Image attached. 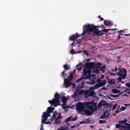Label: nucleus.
Masks as SVG:
<instances>
[{"mask_svg": "<svg viewBox=\"0 0 130 130\" xmlns=\"http://www.w3.org/2000/svg\"><path fill=\"white\" fill-rule=\"evenodd\" d=\"M118 69L119 72L118 73V75L122 77L123 79H125L127 75V70L124 68H121L119 67Z\"/></svg>", "mask_w": 130, "mask_h": 130, "instance_id": "obj_4", "label": "nucleus"}, {"mask_svg": "<svg viewBox=\"0 0 130 130\" xmlns=\"http://www.w3.org/2000/svg\"><path fill=\"white\" fill-rule=\"evenodd\" d=\"M83 52L82 51H79L76 52V53H80Z\"/></svg>", "mask_w": 130, "mask_h": 130, "instance_id": "obj_56", "label": "nucleus"}, {"mask_svg": "<svg viewBox=\"0 0 130 130\" xmlns=\"http://www.w3.org/2000/svg\"><path fill=\"white\" fill-rule=\"evenodd\" d=\"M106 122V121L105 120H99V122L100 123H105Z\"/></svg>", "mask_w": 130, "mask_h": 130, "instance_id": "obj_41", "label": "nucleus"}, {"mask_svg": "<svg viewBox=\"0 0 130 130\" xmlns=\"http://www.w3.org/2000/svg\"><path fill=\"white\" fill-rule=\"evenodd\" d=\"M95 83V81L93 80H90V81L87 82H86L87 84L93 85Z\"/></svg>", "mask_w": 130, "mask_h": 130, "instance_id": "obj_20", "label": "nucleus"}, {"mask_svg": "<svg viewBox=\"0 0 130 130\" xmlns=\"http://www.w3.org/2000/svg\"><path fill=\"white\" fill-rule=\"evenodd\" d=\"M85 81H83L81 83V85H83L85 84Z\"/></svg>", "mask_w": 130, "mask_h": 130, "instance_id": "obj_63", "label": "nucleus"}, {"mask_svg": "<svg viewBox=\"0 0 130 130\" xmlns=\"http://www.w3.org/2000/svg\"><path fill=\"white\" fill-rule=\"evenodd\" d=\"M69 99V98H67L65 96H63L62 98H61V101L63 103L64 105H66V101L68 100Z\"/></svg>", "mask_w": 130, "mask_h": 130, "instance_id": "obj_15", "label": "nucleus"}, {"mask_svg": "<svg viewBox=\"0 0 130 130\" xmlns=\"http://www.w3.org/2000/svg\"><path fill=\"white\" fill-rule=\"evenodd\" d=\"M57 120H58L56 119L55 121V122L56 124L59 123L60 122V121H57Z\"/></svg>", "mask_w": 130, "mask_h": 130, "instance_id": "obj_52", "label": "nucleus"}, {"mask_svg": "<svg viewBox=\"0 0 130 130\" xmlns=\"http://www.w3.org/2000/svg\"><path fill=\"white\" fill-rule=\"evenodd\" d=\"M77 91L76 90V91L74 92V94L71 96V97H72V98H75L78 94V93H77Z\"/></svg>", "mask_w": 130, "mask_h": 130, "instance_id": "obj_21", "label": "nucleus"}, {"mask_svg": "<svg viewBox=\"0 0 130 130\" xmlns=\"http://www.w3.org/2000/svg\"><path fill=\"white\" fill-rule=\"evenodd\" d=\"M124 32V31L123 30H120L119 31L118 30V33H120L123 32Z\"/></svg>", "mask_w": 130, "mask_h": 130, "instance_id": "obj_57", "label": "nucleus"}, {"mask_svg": "<svg viewBox=\"0 0 130 130\" xmlns=\"http://www.w3.org/2000/svg\"><path fill=\"white\" fill-rule=\"evenodd\" d=\"M102 81V84L103 85V86L106 84V81L105 80H104Z\"/></svg>", "mask_w": 130, "mask_h": 130, "instance_id": "obj_46", "label": "nucleus"}, {"mask_svg": "<svg viewBox=\"0 0 130 130\" xmlns=\"http://www.w3.org/2000/svg\"><path fill=\"white\" fill-rule=\"evenodd\" d=\"M106 112L105 111L102 116H100V118L101 119H104L106 117H108L109 116V115L108 116H106Z\"/></svg>", "mask_w": 130, "mask_h": 130, "instance_id": "obj_22", "label": "nucleus"}, {"mask_svg": "<svg viewBox=\"0 0 130 130\" xmlns=\"http://www.w3.org/2000/svg\"><path fill=\"white\" fill-rule=\"evenodd\" d=\"M92 34L94 36H102L104 34V33H102L101 30H98V29L97 28L96 29H95L94 31L93 32Z\"/></svg>", "mask_w": 130, "mask_h": 130, "instance_id": "obj_7", "label": "nucleus"}, {"mask_svg": "<svg viewBox=\"0 0 130 130\" xmlns=\"http://www.w3.org/2000/svg\"><path fill=\"white\" fill-rule=\"evenodd\" d=\"M111 91L114 93H118L120 92V91L116 89H113Z\"/></svg>", "mask_w": 130, "mask_h": 130, "instance_id": "obj_27", "label": "nucleus"}, {"mask_svg": "<svg viewBox=\"0 0 130 130\" xmlns=\"http://www.w3.org/2000/svg\"><path fill=\"white\" fill-rule=\"evenodd\" d=\"M126 86L128 87H130V81L129 83H127L125 84Z\"/></svg>", "mask_w": 130, "mask_h": 130, "instance_id": "obj_47", "label": "nucleus"}, {"mask_svg": "<svg viewBox=\"0 0 130 130\" xmlns=\"http://www.w3.org/2000/svg\"><path fill=\"white\" fill-rule=\"evenodd\" d=\"M118 122L121 124V125H124L123 124H124L123 123V121L119 120Z\"/></svg>", "mask_w": 130, "mask_h": 130, "instance_id": "obj_45", "label": "nucleus"}, {"mask_svg": "<svg viewBox=\"0 0 130 130\" xmlns=\"http://www.w3.org/2000/svg\"><path fill=\"white\" fill-rule=\"evenodd\" d=\"M102 65L103 64H102ZM106 68V67L105 66V65H102L101 66H98L97 68H99L100 70L103 73H104L105 71V70Z\"/></svg>", "mask_w": 130, "mask_h": 130, "instance_id": "obj_13", "label": "nucleus"}, {"mask_svg": "<svg viewBox=\"0 0 130 130\" xmlns=\"http://www.w3.org/2000/svg\"><path fill=\"white\" fill-rule=\"evenodd\" d=\"M116 127L117 128H120V129L123 128H122L123 126H121L120 124H116L115 125Z\"/></svg>", "mask_w": 130, "mask_h": 130, "instance_id": "obj_24", "label": "nucleus"}, {"mask_svg": "<svg viewBox=\"0 0 130 130\" xmlns=\"http://www.w3.org/2000/svg\"><path fill=\"white\" fill-rule=\"evenodd\" d=\"M69 128L67 126L65 127L64 128H63L62 130H70L69 129Z\"/></svg>", "mask_w": 130, "mask_h": 130, "instance_id": "obj_48", "label": "nucleus"}, {"mask_svg": "<svg viewBox=\"0 0 130 130\" xmlns=\"http://www.w3.org/2000/svg\"><path fill=\"white\" fill-rule=\"evenodd\" d=\"M83 52L84 53L86 54V55H88V54L87 53V52L86 51H83Z\"/></svg>", "mask_w": 130, "mask_h": 130, "instance_id": "obj_58", "label": "nucleus"}, {"mask_svg": "<svg viewBox=\"0 0 130 130\" xmlns=\"http://www.w3.org/2000/svg\"><path fill=\"white\" fill-rule=\"evenodd\" d=\"M42 122H45V121H47V117L46 116V115L44 114V113H43V115L42 116Z\"/></svg>", "mask_w": 130, "mask_h": 130, "instance_id": "obj_18", "label": "nucleus"}, {"mask_svg": "<svg viewBox=\"0 0 130 130\" xmlns=\"http://www.w3.org/2000/svg\"><path fill=\"white\" fill-rule=\"evenodd\" d=\"M123 35L126 36H130V33L129 34H124Z\"/></svg>", "mask_w": 130, "mask_h": 130, "instance_id": "obj_59", "label": "nucleus"}, {"mask_svg": "<svg viewBox=\"0 0 130 130\" xmlns=\"http://www.w3.org/2000/svg\"><path fill=\"white\" fill-rule=\"evenodd\" d=\"M119 82H120L121 81V80L122 79H123L122 77H119L118 78H117Z\"/></svg>", "mask_w": 130, "mask_h": 130, "instance_id": "obj_49", "label": "nucleus"}, {"mask_svg": "<svg viewBox=\"0 0 130 130\" xmlns=\"http://www.w3.org/2000/svg\"><path fill=\"white\" fill-rule=\"evenodd\" d=\"M89 102H88L86 104V106L88 108V109L90 110L93 112L94 111H96L97 110V108L96 106H94V108H93L92 105H89Z\"/></svg>", "mask_w": 130, "mask_h": 130, "instance_id": "obj_6", "label": "nucleus"}, {"mask_svg": "<svg viewBox=\"0 0 130 130\" xmlns=\"http://www.w3.org/2000/svg\"><path fill=\"white\" fill-rule=\"evenodd\" d=\"M126 107L122 106L121 107L120 110L122 111H124L126 109Z\"/></svg>", "mask_w": 130, "mask_h": 130, "instance_id": "obj_38", "label": "nucleus"}, {"mask_svg": "<svg viewBox=\"0 0 130 130\" xmlns=\"http://www.w3.org/2000/svg\"><path fill=\"white\" fill-rule=\"evenodd\" d=\"M63 68L66 70H69L70 67L69 65H68L67 64H65L63 65Z\"/></svg>", "mask_w": 130, "mask_h": 130, "instance_id": "obj_23", "label": "nucleus"}, {"mask_svg": "<svg viewBox=\"0 0 130 130\" xmlns=\"http://www.w3.org/2000/svg\"><path fill=\"white\" fill-rule=\"evenodd\" d=\"M106 105H108V104L106 103V101L104 100H102L100 101L98 104V106L99 107H101L102 106H105Z\"/></svg>", "mask_w": 130, "mask_h": 130, "instance_id": "obj_11", "label": "nucleus"}, {"mask_svg": "<svg viewBox=\"0 0 130 130\" xmlns=\"http://www.w3.org/2000/svg\"><path fill=\"white\" fill-rule=\"evenodd\" d=\"M117 28H113V29H110V30H117Z\"/></svg>", "mask_w": 130, "mask_h": 130, "instance_id": "obj_60", "label": "nucleus"}, {"mask_svg": "<svg viewBox=\"0 0 130 130\" xmlns=\"http://www.w3.org/2000/svg\"><path fill=\"white\" fill-rule=\"evenodd\" d=\"M118 70V68L117 67H115V68L114 70L115 71H116Z\"/></svg>", "mask_w": 130, "mask_h": 130, "instance_id": "obj_64", "label": "nucleus"}, {"mask_svg": "<svg viewBox=\"0 0 130 130\" xmlns=\"http://www.w3.org/2000/svg\"><path fill=\"white\" fill-rule=\"evenodd\" d=\"M61 114L60 113L59 115H58V117L56 119L57 120H58V119H60L62 118L63 117L61 116Z\"/></svg>", "mask_w": 130, "mask_h": 130, "instance_id": "obj_39", "label": "nucleus"}, {"mask_svg": "<svg viewBox=\"0 0 130 130\" xmlns=\"http://www.w3.org/2000/svg\"><path fill=\"white\" fill-rule=\"evenodd\" d=\"M43 113L44 115H46L47 118L48 117L51 116L50 115V113L49 112H44Z\"/></svg>", "mask_w": 130, "mask_h": 130, "instance_id": "obj_30", "label": "nucleus"}, {"mask_svg": "<svg viewBox=\"0 0 130 130\" xmlns=\"http://www.w3.org/2000/svg\"><path fill=\"white\" fill-rule=\"evenodd\" d=\"M85 115L86 116H91L93 114V112L88 109H85L84 111Z\"/></svg>", "mask_w": 130, "mask_h": 130, "instance_id": "obj_10", "label": "nucleus"}, {"mask_svg": "<svg viewBox=\"0 0 130 130\" xmlns=\"http://www.w3.org/2000/svg\"><path fill=\"white\" fill-rule=\"evenodd\" d=\"M114 80L115 81V83H116V84H118L119 83V81H118V80L117 78L114 79Z\"/></svg>", "mask_w": 130, "mask_h": 130, "instance_id": "obj_42", "label": "nucleus"}, {"mask_svg": "<svg viewBox=\"0 0 130 130\" xmlns=\"http://www.w3.org/2000/svg\"><path fill=\"white\" fill-rule=\"evenodd\" d=\"M80 35L78 34L77 32H76L75 34L70 36L69 40L72 41H74L76 38L79 37Z\"/></svg>", "mask_w": 130, "mask_h": 130, "instance_id": "obj_8", "label": "nucleus"}, {"mask_svg": "<svg viewBox=\"0 0 130 130\" xmlns=\"http://www.w3.org/2000/svg\"><path fill=\"white\" fill-rule=\"evenodd\" d=\"M110 96L111 97H112L113 98H117L119 96L118 95H113L111 94H109Z\"/></svg>", "mask_w": 130, "mask_h": 130, "instance_id": "obj_34", "label": "nucleus"}, {"mask_svg": "<svg viewBox=\"0 0 130 130\" xmlns=\"http://www.w3.org/2000/svg\"><path fill=\"white\" fill-rule=\"evenodd\" d=\"M120 35H123L122 34H119L118 35V37H117L118 38V39H120L121 38V37L120 36Z\"/></svg>", "mask_w": 130, "mask_h": 130, "instance_id": "obj_54", "label": "nucleus"}, {"mask_svg": "<svg viewBox=\"0 0 130 130\" xmlns=\"http://www.w3.org/2000/svg\"><path fill=\"white\" fill-rule=\"evenodd\" d=\"M61 98V95L56 93L54 95V98L52 99V101L49 100L48 102L50 104H52L51 105V106L53 105L56 107L57 105H59Z\"/></svg>", "mask_w": 130, "mask_h": 130, "instance_id": "obj_2", "label": "nucleus"}, {"mask_svg": "<svg viewBox=\"0 0 130 130\" xmlns=\"http://www.w3.org/2000/svg\"><path fill=\"white\" fill-rule=\"evenodd\" d=\"M108 81L107 82L110 84L113 85L116 84V83H115L114 79H110V78H108Z\"/></svg>", "mask_w": 130, "mask_h": 130, "instance_id": "obj_17", "label": "nucleus"}, {"mask_svg": "<svg viewBox=\"0 0 130 130\" xmlns=\"http://www.w3.org/2000/svg\"><path fill=\"white\" fill-rule=\"evenodd\" d=\"M70 53L72 54L73 55L74 54H76V52H74V50L72 48V49L70 51Z\"/></svg>", "mask_w": 130, "mask_h": 130, "instance_id": "obj_37", "label": "nucleus"}, {"mask_svg": "<svg viewBox=\"0 0 130 130\" xmlns=\"http://www.w3.org/2000/svg\"><path fill=\"white\" fill-rule=\"evenodd\" d=\"M108 30H110V29H105L101 30L102 33H103V32H108Z\"/></svg>", "mask_w": 130, "mask_h": 130, "instance_id": "obj_35", "label": "nucleus"}, {"mask_svg": "<svg viewBox=\"0 0 130 130\" xmlns=\"http://www.w3.org/2000/svg\"><path fill=\"white\" fill-rule=\"evenodd\" d=\"M118 104H115L113 106V107L112 108V110H114L116 108V107L117 106Z\"/></svg>", "mask_w": 130, "mask_h": 130, "instance_id": "obj_50", "label": "nucleus"}, {"mask_svg": "<svg viewBox=\"0 0 130 130\" xmlns=\"http://www.w3.org/2000/svg\"><path fill=\"white\" fill-rule=\"evenodd\" d=\"M119 108H118V109L116 111V113H118L119 112H120V111H119Z\"/></svg>", "mask_w": 130, "mask_h": 130, "instance_id": "obj_62", "label": "nucleus"}, {"mask_svg": "<svg viewBox=\"0 0 130 130\" xmlns=\"http://www.w3.org/2000/svg\"><path fill=\"white\" fill-rule=\"evenodd\" d=\"M99 87H101L103 86V85L102 84V82L100 81L99 83H98Z\"/></svg>", "mask_w": 130, "mask_h": 130, "instance_id": "obj_40", "label": "nucleus"}, {"mask_svg": "<svg viewBox=\"0 0 130 130\" xmlns=\"http://www.w3.org/2000/svg\"><path fill=\"white\" fill-rule=\"evenodd\" d=\"M74 42L72 43L71 44V45L72 46V47H71L72 48H73V45H74Z\"/></svg>", "mask_w": 130, "mask_h": 130, "instance_id": "obj_61", "label": "nucleus"}, {"mask_svg": "<svg viewBox=\"0 0 130 130\" xmlns=\"http://www.w3.org/2000/svg\"><path fill=\"white\" fill-rule=\"evenodd\" d=\"M65 71V70H64L61 73L62 75V76L63 77H64V73Z\"/></svg>", "mask_w": 130, "mask_h": 130, "instance_id": "obj_55", "label": "nucleus"}, {"mask_svg": "<svg viewBox=\"0 0 130 130\" xmlns=\"http://www.w3.org/2000/svg\"><path fill=\"white\" fill-rule=\"evenodd\" d=\"M57 113L56 112H54L53 113V116H52V117H51V120L52 121V120H53V119H52V118H54L55 119L56 118V116L57 114Z\"/></svg>", "mask_w": 130, "mask_h": 130, "instance_id": "obj_32", "label": "nucleus"}, {"mask_svg": "<svg viewBox=\"0 0 130 130\" xmlns=\"http://www.w3.org/2000/svg\"><path fill=\"white\" fill-rule=\"evenodd\" d=\"M76 109L79 112H82L84 110L85 107L84 104L82 102H79L76 105Z\"/></svg>", "mask_w": 130, "mask_h": 130, "instance_id": "obj_5", "label": "nucleus"}, {"mask_svg": "<svg viewBox=\"0 0 130 130\" xmlns=\"http://www.w3.org/2000/svg\"><path fill=\"white\" fill-rule=\"evenodd\" d=\"M64 85L66 88H68L72 85L71 81H69L68 79L66 78L64 79Z\"/></svg>", "mask_w": 130, "mask_h": 130, "instance_id": "obj_9", "label": "nucleus"}, {"mask_svg": "<svg viewBox=\"0 0 130 130\" xmlns=\"http://www.w3.org/2000/svg\"><path fill=\"white\" fill-rule=\"evenodd\" d=\"M99 87L98 84L95 85L94 86V88L95 89H98Z\"/></svg>", "mask_w": 130, "mask_h": 130, "instance_id": "obj_43", "label": "nucleus"}, {"mask_svg": "<svg viewBox=\"0 0 130 130\" xmlns=\"http://www.w3.org/2000/svg\"><path fill=\"white\" fill-rule=\"evenodd\" d=\"M84 29L85 28H87V30L89 32H88V34L90 35L92 34L91 33L93 32L94 31L95 29H96L97 28V26H94L93 24H89L87 25H85L83 26Z\"/></svg>", "mask_w": 130, "mask_h": 130, "instance_id": "obj_3", "label": "nucleus"}, {"mask_svg": "<svg viewBox=\"0 0 130 130\" xmlns=\"http://www.w3.org/2000/svg\"><path fill=\"white\" fill-rule=\"evenodd\" d=\"M42 123H44L46 124H50L51 123L50 122H49V121H47V122H46V121H45V122H43Z\"/></svg>", "mask_w": 130, "mask_h": 130, "instance_id": "obj_51", "label": "nucleus"}, {"mask_svg": "<svg viewBox=\"0 0 130 130\" xmlns=\"http://www.w3.org/2000/svg\"><path fill=\"white\" fill-rule=\"evenodd\" d=\"M94 94V92L93 91H91L90 92L89 94V96H93Z\"/></svg>", "mask_w": 130, "mask_h": 130, "instance_id": "obj_36", "label": "nucleus"}, {"mask_svg": "<svg viewBox=\"0 0 130 130\" xmlns=\"http://www.w3.org/2000/svg\"><path fill=\"white\" fill-rule=\"evenodd\" d=\"M73 78V76L72 74L71 73H70V74L69 77L68 79L69 81H71V80H72Z\"/></svg>", "mask_w": 130, "mask_h": 130, "instance_id": "obj_26", "label": "nucleus"}, {"mask_svg": "<svg viewBox=\"0 0 130 130\" xmlns=\"http://www.w3.org/2000/svg\"><path fill=\"white\" fill-rule=\"evenodd\" d=\"M94 70L96 74H98L100 73V70L99 68H96V69H95Z\"/></svg>", "mask_w": 130, "mask_h": 130, "instance_id": "obj_29", "label": "nucleus"}, {"mask_svg": "<svg viewBox=\"0 0 130 130\" xmlns=\"http://www.w3.org/2000/svg\"><path fill=\"white\" fill-rule=\"evenodd\" d=\"M72 117L73 116H71L69 117L66 119V120L64 121V122L66 123H67L68 122L70 121H71V119Z\"/></svg>", "mask_w": 130, "mask_h": 130, "instance_id": "obj_25", "label": "nucleus"}, {"mask_svg": "<svg viewBox=\"0 0 130 130\" xmlns=\"http://www.w3.org/2000/svg\"><path fill=\"white\" fill-rule=\"evenodd\" d=\"M111 22L109 21L105 20L104 21V24L106 26H110L111 24Z\"/></svg>", "mask_w": 130, "mask_h": 130, "instance_id": "obj_19", "label": "nucleus"}, {"mask_svg": "<svg viewBox=\"0 0 130 130\" xmlns=\"http://www.w3.org/2000/svg\"><path fill=\"white\" fill-rule=\"evenodd\" d=\"M78 117L77 116L74 117L71 119V121H74L76 120L77 119Z\"/></svg>", "mask_w": 130, "mask_h": 130, "instance_id": "obj_33", "label": "nucleus"}, {"mask_svg": "<svg viewBox=\"0 0 130 130\" xmlns=\"http://www.w3.org/2000/svg\"><path fill=\"white\" fill-rule=\"evenodd\" d=\"M85 39L84 38H82L81 39H80L79 40H78L77 43L80 44L81 43L82 41H84Z\"/></svg>", "mask_w": 130, "mask_h": 130, "instance_id": "obj_31", "label": "nucleus"}, {"mask_svg": "<svg viewBox=\"0 0 130 130\" xmlns=\"http://www.w3.org/2000/svg\"><path fill=\"white\" fill-rule=\"evenodd\" d=\"M123 121L124 124V125H126V124L128 123H126L127 121V119H125L124 120H123Z\"/></svg>", "mask_w": 130, "mask_h": 130, "instance_id": "obj_44", "label": "nucleus"}, {"mask_svg": "<svg viewBox=\"0 0 130 130\" xmlns=\"http://www.w3.org/2000/svg\"><path fill=\"white\" fill-rule=\"evenodd\" d=\"M126 124V125H123L122 128H123L124 130H130V124L129 123Z\"/></svg>", "mask_w": 130, "mask_h": 130, "instance_id": "obj_14", "label": "nucleus"}, {"mask_svg": "<svg viewBox=\"0 0 130 130\" xmlns=\"http://www.w3.org/2000/svg\"><path fill=\"white\" fill-rule=\"evenodd\" d=\"M83 90L82 89L81 90L79 91H78V93H79L80 94H82L83 93Z\"/></svg>", "mask_w": 130, "mask_h": 130, "instance_id": "obj_53", "label": "nucleus"}, {"mask_svg": "<svg viewBox=\"0 0 130 130\" xmlns=\"http://www.w3.org/2000/svg\"><path fill=\"white\" fill-rule=\"evenodd\" d=\"M55 108L54 107H48L47 108V112L52 113Z\"/></svg>", "mask_w": 130, "mask_h": 130, "instance_id": "obj_16", "label": "nucleus"}, {"mask_svg": "<svg viewBox=\"0 0 130 130\" xmlns=\"http://www.w3.org/2000/svg\"><path fill=\"white\" fill-rule=\"evenodd\" d=\"M85 67L83 69V75L86 76L87 75L89 76L91 74V69L97 68L98 66H102L100 62H97L95 63L94 62H91L89 63H85Z\"/></svg>", "mask_w": 130, "mask_h": 130, "instance_id": "obj_1", "label": "nucleus"}, {"mask_svg": "<svg viewBox=\"0 0 130 130\" xmlns=\"http://www.w3.org/2000/svg\"><path fill=\"white\" fill-rule=\"evenodd\" d=\"M83 76H82L79 79H77L76 81V83H78L80 81L82 80L83 79H89L90 77L89 76L87 75L86 76H84V75H83Z\"/></svg>", "mask_w": 130, "mask_h": 130, "instance_id": "obj_12", "label": "nucleus"}, {"mask_svg": "<svg viewBox=\"0 0 130 130\" xmlns=\"http://www.w3.org/2000/svg\"><path fill=\"white\" fill-rule=\"evenodd\" d=\"M85 28L86 30H84L83 32V33L81 34V35H82L83 36H84L86 35L87 32L89 31H87V28Z\"/></svg>", "mask_w": 130, "mask_h": 130, "instance_id": "obj_28", "label": "nucleus"}]
</instances>
